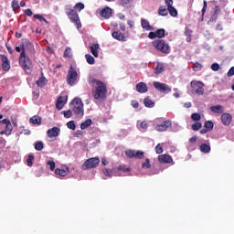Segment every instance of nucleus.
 <instances>
[{
	"mask_svg": "<svg viewBox=\"0 0 234 234\" xmlns=\"http://www.w3.org/2000/svg\"><path fill=\"white\" fill-rule=\"evenodd\" d=\"M16 51L20 52L18 63L20 67L25 70L26 74H32V60L27 57L25 53V44L16 47Z\"/></svg>",
	"mask_w": 234,
	"mask_h": 234,
	"instance_id": "nucleus-1",
	"label": "nucleus"
},
{
	"mask_svg": "<svg viewBox=\"0 0 234 234\" xmlns=\"http://www.w3.org/2000/svg\"><path fill=\"white\" fill-rule=\"evenodd\" d=\"M97 87L92 90L95 100H105L107 98V85L101 80H94Z\"/></svg>",
	"mask_w": 234,
	"mask_h": 234,
	"instance_id": "nucleus-2",
	"label": "nucleus"
},
{
	"mask_svg": "<svg viewBox=\"0 0 234 234\" xmlns=\"http://www.w3.org/2000/svg\"><path fill=\"white\" fill-rule=\"evenodd\" d=\"M70 108L78 118H83L85 110L83 109V101H81V99L76 97L74 100H72L70 102Z\"/></svg>",
	"mask_w": 234,
	"mask_h": 234,
	"instance_id": "nucleus-3",
	"label": "nucleus"
},
{
	"mask_svg": "<svg viewBox=\"0 0 234 234\" xmlns=\"http://www.w3.org/2000/svg\"><path fill=\"white\" fill-rule=\"evenodd\" d=\"M155 50L162 52V54H169L171 52V47L164 39H155L152 42Z\"/></svg>",
	"mask_w": 234,
	"mask_h": 234,
	"instance_id": "nucleus-4",
	"label": "nucleus"
},
{
	"mask_svg": "<svg viewBox=\"0 0 234 234\" xmlns=\"http://www.w3.org/2000/svg\"><path fill=\"white\" fill-rule=\"evenodd\" d=\"M65 12L68 17L70 19V22L74 23L78 30H80V28H81V21H80V16L78 15V12L70 8L69 5L66 6Z\"/></svg>",
	"mask_w": 234,
	"mask_h": 234,
	"instance_id": "nucleus-5",
	"label": "nucleus"
},
{
	"mask_svg": "<svg viewBox=\"0 0 234 234\" xmlns=\"http://www.w3.org/2000/svg\"><path fill=\"white\" fill-rule=\"evenodd\" d=\"M77 80H78V71L76 70V69H74V67L70 66L68 71L66 81L68 85L72 86L76 83Z\"/></svg>",
	"mask_w": 234,
	"mask_h": 234,
	"instance_id": "nucleus-6",
	"label": "nucleus"
},
{
	"mask_svg": "<svg viewBox=\"0 0 234 234\" xmlns=\"http://www.w3.org/2000/svg\"><path fill=\"white\" fill-rule=\"evenodd\" d=\"M190 86H191L192 90L196 94H197V96H202V94H204V82L192 80L190 82Z\"/></svg>",
	"mask_w": 234,
	"mask_h": 234,
	"instance_id": "nucleus-7",
	"label": "nucleus"
},
{
	"mask_svg": "<svg viewBox=\"0 0 234 234\" xmlns=\"http://www.w3.org/2000/svg\"><path fill=\"white\" fill-rule=\"evenodd\" d=\"M154 89L156 90H159V92H163V94H169L171 92V87L165 83L158 82V81H154L153 83Z\"/></svg>",
	"mask_w": 234,
	"mask_h": 234,
	"instance_id": "nucleus-8",
	"label": "nucleus"
},
{
	"mask_svg": "<svg viewBox=\"0 0 234 234\" xmlns=\"http://www.w3.org/2000/svg\"><path fill=\"white\" fill-rule=\"evenodd\" d=\"M0 123H2L3 125H5V134H6L7 136H10V134H12V131L14 130V126H12V122L8 119H4L0 121Z\"/></svg>",
	"mask_w": 234,
	"mask_h": 234,
	"instance_id": "nucleus-9",
	"label": "nucleus"
},
{
	"mask_svg": "<svg viewBox=\"0 0 234 234\" xmlns=\"http://www.w3.org/2000/svg\"><path fill=\"white\" fill-rule=\"evenodd\" d=\"M171 125H173V122H171V121L167 120V121H164L160 124H157L155 126V129L158 131V133H164L165 131L169 129V127H171Z\"/></svg>",
	"mask_w": 234,
	"mask_h": 234,
	"instance_id": "nucleus-10",
	"label": "nucleus"
},
{
	"mask_svg": "<svg viewBox=\"0 0 234 234\" xmlns=\"http://www.w3.org/2000/svg\"><path fill=\"white\" fill-rule=\"evenodd\" d=\"M231 120H233V117L229 113H222L221 115V122L226 127H229V125L231 124Z\"/></svg>",
	"mask_w": 234,
	"mask_h": 234,
	"instance_id": "nucleus-11",
	"label": "nucleus"
},
{
	"mask_svg": "<svg viewBox=\"0 0 234 234\" xmlns=\"http://www.w3.org/2000/svg\"><path fill=\"white\" fill-rule=\"evenodd\" d=\"M1 59L3 70H5V72H8V70H10V60H8V57L1 55Z\"/></svg>",
	"mask_w": 234,
	"mask_h": 234,
	"instance_id": "nucleus-12",
	"label": "nucleus"
},
{
	"mask_svg": "<svg viewBox=\"0 0 234 234\" xmlns=\"http://www.w3.org/2000/svg\"><path fill=\"white\" fill-rule=\"evenodd\" d=\"M101 16L104 17V19H110L112 16V9L109 6L104 7L101 11Z\"/></svg>",
	"mask_w": 234,
	"mask_h": 234,
	"instance_id": "nucleus-13",
	"label": "nucleus"
},
{
	"mask_svg": "<svg viewBox=\"0 0 234 234\" xmlns=\"http://www.w3.org/2000/svg\"><path fill=\"white\" fill-rule=\"evenodd\" d=\"M136 91L139 92L140 94H145L147 90H149V88H147V84L145 82H139L136 84Z\"/></svg>",
	"mask_w": 234,
	"mask_h": 234,
	"instance_id": "nucleus-14",
	"label": "nucleus"
},
{
	"mask_svg": "<svg viewBox=\"0 0 234 234\" xmlns=\"http://www.w3.org/2000/svg\"><path fill=\"white\" fill-rule=\"evenodd\" d=\"M61 130L58 127H53L48 130V138H57V136H59V132Z\"/></svg>",
	"mask_w": 234,
	"mask_h": 234,
	"instance_id": "nucleus-15",
	"label": "nucleus"
},
{
	"mask_svg": "<svg viewBox=\"0 0 234 234\" xmlns=\"http://www.w3.org/2000/svg\"><path fill=\"white\" fill-rule=\"evenodd\" d=\"M112 36L113 39H117V41H127V38L125 37V34L119 33L118 31H113L112 33Z\"/></svg>",
	"mask_w": 234,
	"mask_h": 234,
	"instance_id": "nucleus-16",
	"label": "nucleus"
},
{
	"mask_svg": "<svg viewBox=\"0 0 234 234\" xmlns=\"http://www.w3.org/2000/svg\"><path fill=\"white\" fill-rule=\"evenodd\" d=\"M65 103H67V100L65 101L64 97H58L56 102V107L58 111H61L63 107H65Z\"/></svg>",
	"mask_w": 234,
	"mask_h": 234,
	"instance_id": "nucleus-17",
	"label": "nucleus"
},
{
	"mask_svg": "<svg viewBox=\"0 0 234 234\" xmlns=\"http://www.w3.org/2000/svg\"><path fill=\"white\" fill-rule=\"evenodd\" d=\"M210 111L215 114H222L224 112V107L222 105L211 106Z\"/></svg>",
	"mask_w": 234,
	"mask_h": 234,
	"instance_id": "nucleus-18",
	"label": "nucleus"
},
{
	"mask_svg": "<svg viewBox=\"0 0 234 234\" xmlns=\"http://www.w3.org/2000/svg\"><path fill=\"white\" fill-rule=\"evenodd\" d=\"M141 26H142V28H144V30H153V27L151 26V24H149L148 20L145 18H143L141 20Z\"/></svg>",
	"mask_w": 234,
	"mask_h": 234,
	"instance_id": "nucleus-19",
	"label": "nucleus"
},
{
	"mask_svg": "<svg viewBox=\"0 0 234 234\" xmlns=\"http://www.w3.org/2000/svg\"><path fill=\"white\" fill-rule=\"evenodd\" d=\"M90 48L92 56H94V58H98V50H100V44H93L92 46H90Z\"/></svg>",
	"mask_w": 234,
	"mask_h": 234,
	"instance_id": "nucleus-20",
	"label": "nucleus"
},
{
	"mask_svg": "<svg viewBox=\"0 0 234 234\" xmlns=\"http://www.w3.org/2000/svg\"><path fill=\"white\" fill-rule=\"evenodd\" d=\"M29 122L33 125H41V117L35 115L29 119Z\"/></svg>",
	"mask_w": 234,
	"mask_h": 234,
	"instance_id": "nucleus-21",
	"label": "nucleus"
},
{
	"mask_svg": "<svg viewBox=\"0 0 234 234\" xmlns=\"http://www.w3.org/2000/svg\"><path fill=\"white\" fill-rule=\"evenodd\" d=\"M134 1L133 0H121V5L124 8H131L133 5Z\"/></svg>",
	"mask_w": 234,
	"mask_h": 234,
	"instance_id": "nucleus-22",
	"label": "nucleus"
},
{
	"mask_svg": "<svg viewBox=\"0 0 234 234\" xmlns=\"http://www.w3.org/2000/svg\"><path fill=\"white\" fill-rule=\"evenodd\" d=\"M144 107H148L149 109H153L154 107V101L153 100L149 99V97H146L144 100Z\"/></svg>",
	"mask_w": 234,
	"mask_h": 234,
	"instance_id": "nucleus-23",
	"label": "nucleus"
},
{
	"mask_svg": "<svg viewBox=\"0 0 234 234\" xmlns=\"http://www.w3.org/2000/svg\"><path fill=\"white\" fill-rule=\"evenodd\" d=\"M165 67L162 63H158L156 68L154 69V74H162L164 72Z\"/></svg>",
	"mask_w": 234,
	"mask_h": 234,
	"instance_id": "nucleus-24",
	"label": "nucleus"
},
{
	"mask_svg": "<svg viewBox=\"0 0 234 234\" xmlns=\"http://www.w3.org/2000/svg\"><path fill=\"white\" fill-rule=\"evenodd\" d=\"M92 125V120L87 119L84 122L80 124V129L85 130L87 127H90Z\"/></svg>",
	"mask_w": 234,
	"mask_h": 234,
	"instance_id": "nucleus-25",
	"label": "nucleus"
},
{
	"mask_svg": "<svg viewBox=\"0 0 234 234\" xmlns=\"http://www.w3.org/2000/svg\"><path fill=\"white\" fill-rule=\"evenodd\" d=\"M159 16H162L163 17H165V16H168L169 11L165 9L164 6H160L158 9Z\"/></svg>",
	"mask_w": 234,
	"mask_h": 234,
	"instance_id": "nucleus-26",
	"label": "nucleus"
},
{
	"mask_svg": "<svg viewBox=\"0 0 234 234\" xmlns=\"http://www.w3.org/2000/svg\"><path fill=\"white\" fill-rule=\"evenodd\" d=\"M204 127L208 131H213V127H215V124L213 123L212 121H207L204 123Z\"/></svg>",
	"mask_w": 234,
	"mask_h": 234,
	"instance_id": "nucleus-27",
	"label": "nucleus"
},
{
	"mask_svg": "<svg viewBox=\"0 0 234 234\" xmlns=\"http://www.w3.org/2000/svg\"><path fill=\"white\" fill-rule=\"evenodd\" d=\"M167 10L172 17H176V16H178V11H176V9L173 5L167 7Z\"/></svg>",
	"mask_w": 234,
	"mask_h": 234,
	"instance_id": "nucleus-28",
	"label": "nucleus"
},
{
	"mask_svg": "<svg viewBox=\"0 0 234 234\" xmlns=\"http://www.w3.org/2000/svg\"><path fill=\"white\" fill-rule=\"evenodd\" d=\"M155 35L159 39H162V37H165V29H157L155 31Z\"/></svg>",
	"mask_w": 234,
	"mask_h": 234,
	"instance_id": "nucleus-29",
	"label": "nucleus"
},
{
	"mask_svg": "<svg viewBox=\"0 0 234 234\" xmlns=\"http://www.w3.org/2000/svg\"><path fill=\"white\" fill-rule=\"evenodd\" d=\"M84 8L85 5L81 2H79L74 5V10H77V12H81Z\"/></svg>",
	"mask_w": 234,
	"mask_h": 234,
	"instance_id": "nucleus-30",
	"label": "nucleus"
},
{
	"mask_svg": "<svg viewBox=\"0 0 234 234\" xmlns=\"http://www.w3.org/2000/svg\"><path fill=\"white\" fill-rule=\"evenodd\" d=\"M85 58H86L87 63H89V65H94L95 59H94V57H92V55L86 54Z\"/></svg>",
	"mask_w": 234,
	"mask_h": 234,
	"instance_id": "nucleus-31",
	"label": "nucleus"
},
{
	"mask_svg": "<svg viewBox=\"0 0 234 234\" xmlns=\"http://www.w3.org/2000/svg\"><path fill=\"white\" fill-rule=\"evenodd\" d=\"M192 131H200L202 129V122H196L191 126Z\"/></svg>",
	"mask_w": 234,
	"mask_h": 234,
	"instance_id": "nucleus-32",
	"label": "nucleus"
},
{
	"mask_svg": "<svg viewBox=\"0 0 234 234\" xmlns=\"http://www.w3.org/2000/svg\"><path fill=\"white\" fill-rule=\"evenodd\" d=\"M37 87H45L47 85V82H45V78L41 77L37 80Z\"/></svg>",
	"mask_w": 234,
	"mask_h": 234,
	"instance_id": "nucleus-33",
	"label": "nucleus"
},
{
	"mask_svg": "<svg viewBox=\"0 0 234 234\" xmlns=\"http://www.w3.org/2000/svg\"><path fill=\"white\" fill-rule=\"evenodd\" d=\"M34 19H37L38 21H44L47 25H48V20L43 17L41 15H34L33 16Z\"/></svg>",
	"mask_w": 234,
	"mask_h": 234,
	"instance_id": "nucleus-34",
	"label": "nucleus"
},
{
	"mask_svg": "<svg viewBox=\"0 0 234 234\" xmlns=\"http://www.w3.org/2000/svg\"><path fill=\"white\" fill-rule=\"evenodd\" d=\"M191 119L194 122H200V120H202V116H200V113H192Z\"/></svg>",
	"mask_w": 234,
	"mask_h": 234,
	"instance_id": "nucleus-35",
	"label": "nucleus"
},
{
	"mask_svg": "<svg viewBox=\"0 0 234 234\" xmlns=\"http://www.w3.org/2000/svg\"><path fill=\"white\" fill-rule=\"evenodd\" d=\"M11 7L13 8V10H19V1L13 0L11 3Z\"/></svg>",
	"mask_w": 234,
	"mask_h": 234,
	"instance_id": "nucleus-36",
	"label": "nucleus"
},
{
	"mask_svg": "<svg viewBox=\"0 0 234 234\" xmlns=\"http://www.w3.org/2000/svg\"><path fill=\"white\" fill-rule=\"evenodd\" d=\"M68 129H70L71 131L76 130V124L74 123V121H69L67 122Z\"/></svg>",
	"mask_w": 234,
	"mask_h": 234,
	"instance_id": "nucleus-37",
	"label": "nucleus"
},
{
	"mask_svg": "<svg viewBox=\"0 0 234 234\" xmlns=\"http://www.w3.org/2000/svg\"><path fill=\"white\" fill-rule=\"evenodd\" d=\"M193 69H194L195 72H198L199 70H202V64L196 62L193 65Z\"/></svg>",
	"mask_w": 234,
	"mask_h": 234,
	"instance_id": "nucleus-38",
	"label": "nucleus"
},
{
	"mask_svg": "<svg viewBox=\"0 0 234 234\" xmlns=\"http://www.w3.org/2000/svg\"><path fill=\"white\" fill-rule=\"evenodd\" d=\"M64 118H72V111L68 110V111H63L62 112Z\"/></svg>",
	"mask_w": 234,
	"mask_h": 234,
	"instance_id": "nucleus-39",
	"label": "nucleus"
},
{
	"mask_svg": "<svg viewBox=\"0 0 234 234\" xmlns=\"http://www.w3.org/2000/svg\"><path fill=\"white\" fill-rule=\"evenodd\" d=\"M211 69L214 70V72H218V70L220 69V65L215 62L211 65Z\"/></svg>",
	"mask_w": 234,
	"mask_h": 234,
	"instance_id": "nucleus-40",
	"label": "nucleus"
},
{
	"mask_svg": "<svg viewBox=\"0 0 234 234\" xmlns=\"http://www.w3.org/2000/svg\"><path fill=\"white\" fill-rule=\"evenodd\" d=\"M149 127V124L147 123V122L145 121H143L141 123H140V128L143 129L144 131H145V129H147Z\"/></svg>",
	"mask_w": 234,
	"mask_h": 234,
	"instance_id": "nucleus-41",
	"label": "nucleus"
},
{
	"mask_svg": "<svg viewBox=\"0 0 234 234\" xmlns=\"http://www.w3.org/2000/svg\"><path fill=\"white\" fill-rule=\"evenodd\" d=\"M70 56H72L70 54V48H67L64 51V58H70Z\"/></svg>",
	"mask_w": 234,
	"mask_h": 234,
	"instance_id": "nucleus-42",
	"label": "nucleus"
},
{
	"mask_svg": "<svg viewBox=\"0 0 234 234\" xmlns=\"http://www.w3.org/2000/svg\"><path fill=\"white\" fill-rule=\"evenodd\" d=\"M34 13L32 12V10L31 9H26L25 11H24V15L25 16H27V17H32V15H33Z\"/></svg>",
	"mask_w": 234,
	"mask_h": 234,
	"instance_id": "nucleus-43",
	"label": "nucleus"
},
{
	"mask_svg": "<svg viewBox=\"0 0 234 234\" xmlns=\"http://www.w3.org/2000/svg\"><path fill=\"white\" fill-rule=\"evenodd\" d=\"M206 10H207V2L206 0H204L203 8H202V16H204V14H206Z\"/></svg>",
	"mask_w": 234,
	"mask_h": 234,
	"instance_id": "nucleus-44",
	"label": "nucleus"
},
{
	"mask_svg": "<svg viewBox=\"0 0 234 234\" xmlns=\"http://www.w3.org/2000/svg\"><path fill=\"white\" fill-rule=\"evenodd\" d=\"M193 30H191L189 27H186L185 29V36L189 37L192 36Z\"/></svg>",
	"mask_w": 234,
	"mask_h": 234,
	"instance_id": "nucleus-45",
	"label": "nucleus"
},
{
	"mask_svg": "<svg viewBox=\"0 0 234 234\" xmlns=\"http://www.w3.org/2000/svg\"><path fill=\"white\" fill-rule=\"evenodd\" d=\"M218 14H220V6L216 5L214 7V14H213V16H218Z\"/></svg>",
	"mask_w": 234,
	"mask_h": 234,
	"instance_id": "nucleus-46",
	"label": "nucleus"
},
{
	"mask_svg": "<svg viewBox=\"0 0 234 234\" xmlns=\"http://www.w3.org/2000/svg\"><path fill=\"white\" fill-rule=\"evenodd\" d=\"M217 19H218V16L217 15H212L208 23H217Z\"/></svg>",
	"mask_w": 234,
	"mask_h": 234,
	"instance_id": "nucleus-47",
	"label": "nucleus"
},
{
	"mask_svg": "<svg viewBox=\"0 0 234 234\" xmlns=\"http://www.w3.org/2000/svg\"><path fill=\"white\" fill-rule=\"evenodd\" d=\"M131 105L133 107V109H138V107H140L138 101H132Z\"/></svg>",
	"mask_w": 234,
	"mask_h": 234,
	"instance_id": "nucleus-48",
	"label": "nucleus"
},
{
	"mask_svg": "<svg viewBox=\"0 0 234 234\" xmlns=\"http://www.w3.org/2000/svg\"><path fill=\"white\" fill-rule=\"evenodd\" d=\"M171 145V143H162L155 145V147H169Z\"/></svg>",
	"mask_w": 234,
	"mask_h": 234,
	"instance_id": "nucleus-49",
	"label": "nucleus"
},
{
	"mask_svg": "<svg viewBox=\"0 0 234 234\" xmlns=\"http://www.w3.org/2000/svg\"><path fill=\"white\" fill-rule=\"evenodd\" d=\"M228 78H231V76H234V67H231L227 73Z\"/></svg>",
	"mask_w": 234,
	"mask_h": 234,
	"instance_id": "nucleus-50",
	"label": "nucleus"
},
{
	"mask_svg": "<svg viewBox=\"0 0 234 234\" xmlns=\"http://www.w3.org/2000/svg\"><path fill=\"white\" fill-rule=\"evenodd\" d=\"M148 37H149V39H156V32H150L149 34H148Z\"/></svg>",
	"mask_w": 234,
	"mask_h": 234,
	"instance_id": "nucleus-51",
	"label": "nucleus"
},
{
	"mask_svg": "<svg viewBox=\"0 0 234 234\" xmlns=\"http://www.w3.org/2000/svg\"><path fill=\"white\" fill-rule=\"evenodd\" d=\"M165 3L167 5V8L173 6V0H165Z\"/></svg>",
	"mask_w": 234,
	"mask_h": 234,
	"instance_id": "nucleus-52",
	"label": "nucleus"
},
{
	"mask_svg": "<svg viewBox=\"0 0 234 234\" xmlns=\"http://www.w3.org/2000/svg\"><path fill=\"white\" fill-rule=\"evenodd\" d=\"M5 47H6L7 52H9V54H14V49H12V48L9 45H6Z\"/></svg>",
	"mask_w": 234,
	"mask_h": 234,
	"instance_id": "nucleus-53",
	"label": "nucleus"
},
{
	"mask_svg": "<svg viewBox=\"0 0 234 234\" xmlns=\"http://www.w3.org/2000/svg\"><path fill=\"white\" fill-rule=\"evenodd\" d=\"M35 147H43V142L37 141V142L35 144Z\"/></svg>",
	"mask_w": 234,
	"mask_h": 234,
	"instance_id": "nucleus-54",
	"label": "nucleus"
},
{
	"mask_svg": "<svg viewBox=\"0 0 234 234\" xmlns=\"http://www.w3.org/2000/svg\"><path fill=\"white\" fill-rule=\"evenodd\" d=\"M128 26L130 27V28H133V27H134V21L133 20H128Z\"/></svg>",
	"mask_w": 234,
	"mask_h": 234,
	"instance_id": "nucleus-55",
	"label": "nucleus"
},
{
	"mask_svg": "<svg viewBox=\"0 0 234 234\" xmlns=\"http://www.w3.org/2000/svg\"><path fill=\"white\" fill-rule=\"evenodd\" d=\"M197 136H193L192 138L189 139L190 144H195V142H197Z\"/></svg>",
	"mask_w": 234,
	"mask_h": 234,
	"instance_id": "nucleus-56",
	"label": "nucleus"
},
{
	"mask_svg": "<svg viewBox=\"0 0 234 234\" xmlns=\"http://www.w3.org/2000/svg\"><path fill=\"white\" fill-rule=\"evenodd\" d=\"M216 30L222 31L223 30L222 25L218 24L217 27H216Z\"/></svg>",
	"mask_w": 234,
	"mask_h": 234,
	"instance_id": "nucleus-57",
	"label": "nucleus"
},
{
	"mask_svg": "<svg viewBox=\"0 0 234 234\" xmlns=\"http://www.w3.org/2000/svg\"><path fill=\"white\" fill-rule=\"evenodd\" d=\"M120 30H122V32H125V24H120Z\"/></svg>",
	"mask_w": 234,
	"mask_h": 234,
	"instance_id": "nucleus-58",
	"label": "nucleus"
},
{
	"mask_svg": "<svg viewBox=\"0 0 234 234\" xmlns=\"http://www.w3.org/2000/svg\"><path fill=\"white\" fill-rule=\"evenodd\" d=\"M184 107H185L186 109H190V107H191V102H186V103L184 104Z\"/></svg>",
	"mask_w": 234,
	"mask_h": 234,
	"instance_id": "nucleus-59",
	"label": "nucleus"
},
{
	"mask_svg": "<svg viewBox=\"0 0 234 234\" xmlns=\"http://www.w3.org/2000/svg\"><path fill=\"white\" fill-rule=\"evenodd\" d=\"M16 37H17L18 39L23 37V34L19 33V32H16Z\"/></svg>",
	"mask_w": 234,
	"mask_h": 234,
	"instance_id": "nucleus-60",
	"label": "nucleus"
},
{
	"mask_svg": "<svg viewBox=\"0 0 234 234\" xmlns=\"http://www.w3.org/2000/svg\"><path fill=\"white\" fill-rule=\"evenodd\" d=\"M207 132H209V131L206 128H203V129L200 130L201 134H206V133H207Z\"/></svg>",
	"mask_w": 234,
	"mask_h": 234,
	"instance_id": "nucleus-61",
	"label": "nucleus"
},
{
	"mask_svg": "<svg viewBox=\"0 0 234 234\" xmlns=\"http://www.w3.org/2000/svg\"><path fill=\"white\" fill-rule=\"evenodd\" d=\"M23 133L26 135H28V134H30V130H27V129L23 130Z\"/></svg>",
	"mask_w": 234,
	"mask_h": 234,
	"instance_id": "nucleus-62",
	"label": "nucleus"
},
{
	"mask_svg": "<svg viewBox=\"0 0 234 234\" xmlns=\"http://www.w3.org/2000/svg\"><path fill=\"white\" fill-rule=\"evenodd\" d=\"M186 41L187 43H191V36L186 37Z\"/></svg>",
	"mask_w": 234,
	"mask_h": 234,
	"instance_id": "nucleus-63",
	"label": "nucleus"
},
{
	"mask_svg": "<svg viewBox=\"0 0 234 234\" xmlns=\"http://www.w3.org/2000/svg\"><path fill=\"white\" fill-rule=\"evenodd\" d=\"M199 147H209V144H202L201 145H199Z\"/></svg>",
	"mask_w": 234,
	"mask_h": 234,
	"instance_id": "nucleus-64",
	"label": "nucleus"
}]
</instances>
